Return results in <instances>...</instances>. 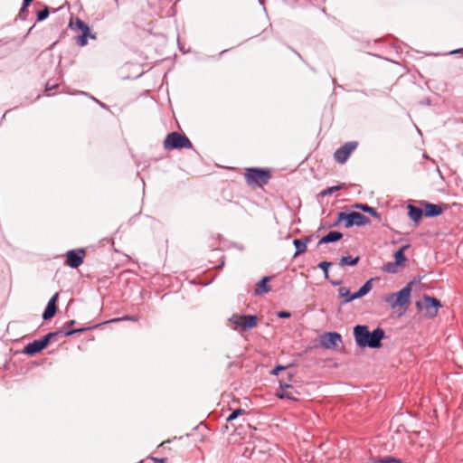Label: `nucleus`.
<instances>
[{
    "label": "nucleus",
    "instance_id": "1",
    "mask_svg": "<svg viewBox=\"0 0 463 463\" xmlns=\"http://www.w3.org/2000/svg\"><path fill=\"white\" fill-rule=\"evenodd\" d=\"M354 336L359 347L377 349L382 346V340L385 338V332L381 327L370 332L367 326L357 325L354 327Z\"/></svg>",
    "mask_w": 463,
    "mask_h": 463
},
{
    "label": "nucleus",
    "instance_id": "2",
    "mask_svg": "<svg viewBox=\"0 0 463 463\" xmlns=\"http://www.w3.org/2000/svg\"><path fill=\"white\" fill-rule=\"evenodd\" d=\"M86 328H78L77 330H70V331H56L51 332L43 336L41 339L34 340L28 345H26L24 348L23 353L28 355H34L37 353L41 352L44 348L47 347L52 338L61 335L63 336H70L76 333L84 332Z\"/></svg>",
    "mask_w": 463,
    "mask_h": 463
},
{
    "label": "nucleus",
    "instance_id": "3",
    "mask_svg": "<svg viewBox=\"0 0 463 463\" xmlns=\"http://www.w3.org/2000/svg\"><path fill=\"white\" fill-rule=\"evenodd\" d=\"M412 284L413 282L411 281L397 293L386 295L384 297V301L392 309L407 305L410 302Z\"/></svg>",
    "mask_w": 463,
    "mask_h": 463
},
{
    "label": "nucleus",
    "instance_id": "4",
    "mask_svg": "<svg viewBox=\"0 0 463 463\" xmlns=\"http://www.w3.org/2000/svg\"><path fill=\"white\" fill-rule=\"evenodd\" d=\"M341 222H345V227L351 228L354 225L364 226L371 222L370 219L359 212H351L349 213L340 212L337 214L336 222L334 226L338 225Z\"/></svg>",
    "mask_w": 463,
    "mask_h": 463
},
{
    "label": "nucleus",
    "instance_id": "5",
    "mask_svg": "<svg viewBox=\"0 0 463 463\" xmlns=\"http://www.w3.org/2000/svg\"><path fill=\"white\" fill-rule=\"evenodd\" d=\"M229 321L233 330L243 332L257 326L258 317L255 315L234 314L229 318Z\"/></svg>",
    "mask_w": 463,
    "mask_h": 463
},
{
    "label": "nucleus",
    "instance_id": "6",
    "mask_svg": "<svg viewBox=\"0 0 463 463\" xmlns=\"http://www.w3.org/2000/svg\"><path fill=\"white\" fill-rule=\"evenodd\" d=\"M245 178L249 184L262 186L269 183L271 173L266 168L251 167L247 169Z\"/></svg>",
    "mask_w": 463,
    "mask_h": 463
},
{
    "label": "nucleus",
    "instance_id": "7",
    "mask_svg": "<svg viewBox=\"0 0 463 463\" xmlns=\"http://www.w3.org/2000/svg\"><path fill=\"white\" fill-rule=\"evenodd\" d=\"M192 146L190 139L185 135L178 132L169 133L164 141V147L166 150L192 148Z\"/></svg>",
    "mask_w": 463,
    "mask_h": 463
},
{
    "label": "nucleus",
    "instance_id": "8",
    "mask_svg": "<svg viewBox=\"0 0 463 463\" xmlns=\"http://www.w3.org/2000/svg\"><path fill=\"white\" fill-rule=\"evenodd\" d=\"M373 288V279L367 280L358 291L351 293L347 288L342 287L338 289L339 298H343L341 304L345 305L354 299L360 298L367 295Z\"/></svg>",
    "mask_w": 463,
    "mask_h": 463
},
{
    "label": "nucleus",
    "instance_id": "9",
    "mask_svg": "<svg viewBox=\"0 0 463 463\" xmlns=\"http://www.w3.org/2000/svg\"><path fill=\"white\" fill-rule=\"evenodd\" d=\"M84 249L70 250L66 252L65 264L72 269L79 268L84 261Z\"/></svg>",
    "mask_w": 463,
    "mask_h": 463
},
{
    "label": "nucleus",
    "instance_id": "10",
    "mask_svg": "<svg viewBox=\"0 0 463 463\" xmlns=\"http://www.w3.org/2000/svg\"><path fill=\"white\" fill-rule=\"evenodd\" d=\"M422 306L425 309L426 316L432 318L437 316L439 308L441 307V303L434 297L424 295Z\"/></svg>",
    "mask_w": 463,
    "mask_h": 463
},
{
    "label": "nucleus",
    "instance_id": "11",
    "mask_svg": "<svg viewBox=\"0 0 463 463\" xmlns=\"http://www.w3.org/2000/svg\"><path fill=\"white\" fill-rule=\"evenodd\" d=\"M357 146V142L352 141L345 143L344 146L336 149L334 154L335 161L340 164H344Z\"/></svg>",
    "mask_w": 463,
    "mask_h": 463
},
{
    "label": "nucleus",
    "instance_id": "12",
    "mask_svg": "<svg viewBox=\"0 0 463 463\" xmlns=\"http://www.w3.org/2000/svg\"><path fill=\"white\" fill-rule=\"evenodd\" d=\"M342 343V336L337 332L325 333L320 336V345L325 349H333Z\"/></svg>",
    "mask_w": 463,
    "mask_h": 463
},
{
    "label": "nucleus",
    "instance_id": "13",
    "mask_svg": "<svg viewBox=\"0 0 463 463\" xmlns=\"http://www.w3.org/2000/svg\"><path fill=\"white\" fill-rule=\"evenodd\" d=\"M298 394L296 391H293V388L290 384L283 383L282 381L279 382V389L277 392V396L279 399H287L290 401H298V397L296 396Z\"/></svg>",
    "mask_w": 463,
    "mask_h": 463
},
{
    "label": "nucleus",
    "instance_id": "14",
    "mask_svg": "<svg viewBox=\"0 0 463 463\" xmlns=\"http://www.w3.org/2000/svg\"><path fill=\"white\" fill-rule=\"evenodd\" d=\"M420 204L423 208L424 214L427 217H430V218L438 217V216L441 215L443 213V209L441 208V206H439L438 204H434V203H429L427 201H420Z\"/></svg>",
    "mask_w": 463,
    "mask_h": 463
},
{
    "label": "nucleus",
    "instance_id": "15",
    "mask_svg": "<svg viewBox=\"0 0 463 463\" xmlns=\"http://www.w3.org/2000/svg\"><path fill=\"white\" fill-rule=\"evenodd\" d=\"M59 294L55 293L48 301L47 306L43 313V320H49L52 318L57 312L56 302L58 300Z\"/></svg>",
    "mask_w": 463,
    "mask_h": 463
},
{
    "label": "nucleus",
    "instance_id": "16",
    "mask_svg": "<svg viewBox=\"0 0 463 463\" xmlns=\"http://www.w3.org/2000/svg\"><path fill=\"white\" fill-rule=\"evenodd\" d=\"M407 209H408V216L409 218L413 221L416 224H418L421 218H422V215L424 213V210L422 207H417L411 203H409L407 205Z\"/></svg>",
    "mask_w": 463,
    "mask_h": 463
},
{
    "label": "nucleus",
    "instance_id": "17",
    "mask_svg": "<svg viewBox=\"0 0 463 463\" xmlns=\"http://www.w3.org/2000/svg\"><path fill=\"white\" fill-rule=\"evenodd\" d=\"M343 238V233L337 231L329 232L318 241V245L335 242Z\"/></svg>",
    "mask_w": 463,
    "mask_h": 463
},
{
    "label": "nucleus",
    "instance_id": "18",
    "mask_svg": "<svg viewBox=\"0 0 463 463\" xmlns=\"http://www.w3.org/2000/svg\"><path fill=\"white\" fill-rule=\"evenodd\" d=\"M310 241L309 237H305L304 239H295L293 241V244L296 248V252L294 257H297L307 250V243Z\"/></svg>",
    "mask_w": 463,
    "mask_h": 463
},
{
    "label": "nucleus",
    "instance_id": "19",
    "mask_svg": "<svg viewBox=\"0 0 463 463\" xmlns=\"http://www.w3.org/2000/svg\"><path fill=\"white\" fill-rule=\"evenodd\" d=\"M354 207L355 209H359V210L363 211L364 213H369L370 215H372L378 221L382 220L381 214L376 211V209L374 207H372L365 203H356L354 205Z\"/></svg>",
    "mask_w": 463,
    "mask_h": 463
},
{
    "label": "nucleus",
    "instance_id": "20",
    "mask_svg": "<svg viewBox=\"0 0 463 463\" xmlns=\"http://www.w3.org/2000/svg\"><path fill=\"white\" fill-rule=\"evenodd\" d=\"M269 277H264L258 284L255 288V295H262L270 291V287L268 285Z\"/></svg>",
    "mask_w": 463,
    "mask_h": 463
},
{
    "label": "nucleus",
    "instance_id": "21",
    "mask_svg": "<svg viewBox=\"0 0 463 463\" xmlns=\"http://www.w3.org/2000/svg\"><path fill=\"white\" fill-rule=\"evenodd\" d=\"M410 248V244H405L402 248H400L395 253H394V259L396 264H399L400 266L403 265L406 261V257L404 255V251Z\"/></svg>",
    "mask_w": 463,
    "mask_h": 463
},
{
    "label": "nucleus",
    "instance_id": "22",
    "mask_svg": "<svg viewBox=\"0 0 463 463\" xmlns=\"http://www.w3.org/2000/svg\"><path fill=\"white\" fill-rule=\"evenodd\" d=\"M88 38L96 39V35L91 33L90 31L82 33L77 37L78 45L80 47L87 45Z\"/></svg>",
    "mask_w": 463,
    "mask_h": 463
},
{
    "label": "nucleus",
    "instance_id": "23",
    "mask_svg": "<svg viewBox=\"0 0 463 463\" xmlns=\"http://www.w3.org/2000/svg\"><path fill=\"white\" fill-rule=\"evenodd\" d=\"M359 257H354L353 258L352 256H343L341 259H340V266H345V265H348V266H354L356 265L358 262H359Z\"/></svg>",
    "mask_w": 463,
    "mask_h": 463
},
{
    "label": "nucleus",
    "instance_id": "24",
    "mask_svg": "<svg viewBox=\"0 0 463 463\" xmlns=\"http://www.w3.org/2000/svg\"><path fill=\"white\" fill-rule=\"evenodd\" d=\"M70 26L71 28H76L80 30L82 33L90 31L88 24H86L82 20L77 19L76 22L73 24L72 22L70 23Z\"/></svg>",
    "mask_w": 463,
    "mask_h": 463
},
{
    "label": "nucleus",
    "instance_id": "25",
    "mask_svg": "<svg viewBox=\"0 0 463 463\" xmlns=\"http://www.w3.org/2000/svg\"><path fill=\"white\" fill-rule=\"evenodd\" d=\"M344 185H345V184H341L338 185L327 187V188L324 189L323 191H321L320 195L321 196L330 195V194H334L335 192H337V191L343 189Z\"/></svg>",
    "mask_w": 463,
    "mask_h": 463
},
{
    "label": "nucleus",
    "instance_id": "26",
    "mask_svg": "<svg viewBox=\"0 0 463 463\" xmlns=\"http://www.w3.org/2000/svg\"><path fill=\"white\" fill-rule=\"evenodd\" d=\"M397 266H400V265L396 264L395 261L394 262H388V263L384 264L383 269L385 272H388V273H395Z\"/></svg>",
    "mask_w": 463,
    "mask_h": 463
},
{
    "label": "nucleus",
    "instance_id": "27",
    "mask_svg": "<svg viewBox=\"0 0 463 463\" xmlns=\"http://www.w3.org/2000/svg\"><path fill=\"white\" fill-rule=\"evenodd\" d=\"M245 411L243 409H236L234 410L226 419L227 421H232L235 420L238 416L243 414Z\"/></svg>",
    "mask_w": 463,
    "mask_h": 463
},
{
    "label": "nucleus",
    "instance_id": "28",
    "mask_svg": "<svg viewBox=\"0 0 463 463\" xmlns=\"http://www.w3.org/2000/svg\"><path fill=\"white\" fill-rule=\"evenodd\" d=\"M331 266V262L329 261H321L318 264V268L324 271V275L326 279H328V268Z\"/></svg>",
    "mask_w": 463,
    "mask_h": 463
},
{
    "label": "nucleus",
    "instance_id": "29",
    "mask_svg": "<svg viewBox=\"0 0 463 463\" xmlns=\"http://www.w3.org/2000/svg\"><path fill=\"white\" fill-rule=\"evenodd\" d=\"M48 15H49V9H48V7H45L37 12V20L43 21L48 17Z\"/></svg>",
    "mask_w": 463,
    "mask_h": 463
},
{
    "label": "nucleus",
    "instance_id": "30",
    "mask_svg": "<svg viewBox=\"0 0 463 463\" xmlns=\"http://www.w3.org/2000/svg\"><path fill=\"white\" fill-rule=\"evenodd\" d=\"M381 463H404L402 460L399 458H395L392 457H385L383 458H380Z\"/></svg>",
    "mask_w": 463,
    "mask_h": 463
},
{
    "label": "nucleus",
    "instance_id": "31",
    "mask_svg": "<svg viewBox=\"0 0 463 463\" xmlns=\"http://www.w3.org/2000/svg\"><path fill=\"white\" fill-rule=\"evenodd\" d=\"M137 318L135 316H125L123 317L116 318L113 321H137Z\"/></svg>",
    "mask_w": 463,
    "mask_h": 463
},
{
    "label": "nucleus",
    "instance_id": "32",
    "mask_svg": "<svg viewBox=\"0 0 463 463\" xmlns=\"http://www.w3.org/2000/svg\"><path fill=\"white\" fill-rule=\"evenodd\" d=\"M33 0H24L23 1V5L21 7V10H20V14L24 12L26 10V8L29 6V5L33 2Z\"/></svg>",
    "mask_w": 463,
    "mask_h": 463
},
{
    "label": "nucleus",
    "instance_id": "33",
    "mask_svg": "<svg viewBox=\"0 0 463 463\" xmlns=\"http://www.w3.org/2000/svg\"><path fill=\"white\" fill-rule=\"evenodd\" d=\"M57 87H58V85L56 83H52L51 81H48L45 85V90L51 91V90L56 89Z\"/></svg>",
    "mask_w": 463,
    "mask_h": 463
},
{
    "label": "nucleus",
    "instance_id": "34",
    "mask_svg": "<svg viewBox=\"0 0 463 463\" xmlns=\"http://www.w3.org/2000/svg\"><path fill=\"white\" fill-rule=\"evenodd\" d=\"M277 315L279 318H288L291 317V314L289 312L284 310L278 312Z\"/></svg>",
    "mask_w": 463,
    "mask_h": 463
},
{
    "label": "nucleus",
    "instance_id": "35",
    "mask_svg": "<svg viewBox=\"0 0 463 463\" xmlns=\"http://www.w3.org/2000/svg\"><path fill=\"white\" fill-rule=\"evenodd\" d=\"M286 367L285 366H282V365H277L272 371H271V373L273 375H278L279 373L282 370H284Z\"/></svg>",
    "mask_w": 463,
    "mask_h": 463
},
{
    "label": "nucleus",
    "instance_id": "36",
    "mask_svg": "<svg viewBox=\"0 0 463 463\" xmlns=\"http://www.w3.org/2000/svg\"><path fill=\"white\" fill-rule=\"evenodd\" d=\"M75 324V321L74 320H70L68 321L66 324H65V326L68 328L67 331H70L71 330V328H72V326Z\"/></svg>",
    "mask_w": 463,
    "mask_h": 463
},
{
    "label": "nucleus",
    "instance_id": "37",
    "mask_svg": "<svg viewBox=\"0 0 463 463\" xmlns=\"http://www.w3.org/2000/svg\"><path fill=\"white\" fill-rule=\"evenodd\" d=\"M463 51V49H458V50H454V51H451L449 53L450 54H456V53H459Z\"/></svg>",
    "mask_w": 463,
    "mask_h": 463
},
{
    "label": "nucleus",
    "instance_id": "38",
    "mask_svg": "<svg viewBox=\"0 0 463 463\" xmlns=\"http://www.w3.org/2000/svg\"><path fill=\"white\" fill-rule=\"evenodd\" d=\"M342 281L341 280H337V281H331V284L334 285V286H339L341 285Z\"/></svg>",
    "mask_w": 463,
    "mask_h": 463
},
{
    "label": "nucleus",
    "instance_id": "39",
    "mask_svg": "<svg viewBox=\"0 0 463 463\" xmlns=\"http://www.w3.org/2000/svg\"><path fill=\"white\" fill-rule=\"evenodd\" d=\"M155 462L156 463H165V459L164 458H154Z\"/></svg>",
    "mask_w": 463,
    "mask_h": 463
},
{
    "label": "nucleus",
    "instance_id": "40",
    "mask_svg": "<svg viewBox=\"0 0 463 463\" xmlns=\"http://www.w3.org/2000/svg\"><path fill=\"white\" fill-rule=\"evenodd\" d=\"M369 463H381L380 459H372Z\"/></svg>",
    "mask_w": 463,
    "mask_h": 463
},
{
    "label": "nucleus",
    "instance_id": "41",
    "mask_svg": "<svg viewBox=\"0 0 463 463\" xmlns=\"http://www.w3.org/2000/svg\"><path fill=\"white\" fill-rule=\"evenodd\" d=\"M423 157H424V158H426V159H428V158H429V156H427V154H426V153H424V154H423Z\"/></svg>",
    "mask_w": 463,
    "mask_h": 463
},
{
    "label": "nucleus",
    "instance_id": "42",
    "mask_svg": "<svg viewBox=\"0 0 463 463\" xmlns=\"http://www.w3.org/2000/svg\"><path fill=\"white\" fill-rule=\"evenodd\" d=\"M417 307H420V302H417Z\"/></svg>",
    "mask_w": 463,
    "mask_h": 463
},
{
    "label": "nucleus",
    "instance_id": "43",
    "mask_svg": "<svg viewBox=\"0 0 463 463\" xmlns=\"http://www.w3.org/2000/svg\"><path fill=\"white\" fill-rule=\"evenodd\" d=\"M246 454H248L247 449L243 452V455H244V456H246Z\"/></svg>",
    "mask_w": 463,
    "mask_h": 463
},
{
    "label": "nucleus",
    "instance_id": "44",
    "mask_svg": "<svg viewBox=\"0 0 463 463\" xmlns=\"http://www.w3.org/2000/svg\"><path fill=\"white\" fill-rule=\"evenodd\" d=\"M246 454H248L247 449L243 452V455H244V456H246Z\"/></svg>",
    "mask_w": 463,
    "mask_h": 463
},
{
    "label": "nucleus",
    "instance_id": "45",
    "mask_svg": "<svg viewBox=\"0 0 463 463\" xmlns=\"http://www.w3.org/2000/svg\"><path fill=\"white\" fill-rule=\"evenodd\" d=\"M261 5H263V2L261 0H259Z\"/></svg>",
    "mask_w": 463,
    "mask_h": 463
}]
</instances>
